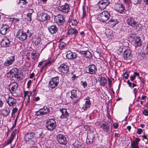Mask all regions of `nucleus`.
Here are the masks:
<instances>
[{
    "label": "nucleus",
    "instance_id": "56",
    "mask_svg": "<svg viewBox=\"0 0 148 148\" xmlns=\"http://www.w3.org/2000/svg\"><path fill=\"white\" fill-rule=\"evenodd\" d=\"M32 14H30V13H28L27 14V18H28V20L29 21H31L32 18H31V16Z\"/></svg>",
    "mask_w": 148,
    "mask_h": 148
},
{
    "label": "nucleus",
    "instance_id": "2",
    "mask_svg": "<svg viewBox=\"0 0 148 148\" xmlns=\"http://www.w3.org/2000/svg\"><path fill=\"white\" fill-rule=\"evenodd\" d=\"M110 16V12L109 11H104L98 16V20L100 22L105 23L109 19Z\"/></svg>",
    "mask_w": 148,
    "mask_h": 148
},
{
    "label": "nucleus",
    "instance_id": "22",
    "mask_svg": "<svg viewBox=\"0 0 148 148\" xmlns=\"http://www.w3.org/2000/svg\"><path fill=\"white\" fill-rule=\"evenodd\" d=\"M18 85L16 82L11 83L9 85V87H11L10 92L12 94L15 93L18 87Z\"/></svg>",
    "mask_w": 148,
    "mask_h": 148
},
{
    "label": "nucleus",
    "instance_id": "27",
    "mask_svg": "<svg viewBox=\"0 0 148 148\" xmlns=\"http://www.w3.org/2000/svg\"><path fill=\"white\" fill-rule=\"evenodd\" d=\"M48 29L50 34H53L58 31V28L55 25H52L49 27Z\"/></svg>",
    "mask_w": 148,
    "mask_h": 148
},
{
    "label": "nucleus",
    "instance_id": "40",
    "mask_svg": "<svg viewBox=\"0 0 148 148\" xmlns=\"http://www.w3.org/2000/svg\"><path fill=\"white\" fill-rule=\"evenodd\" d=\"M6 75L7 77L8 78L11 79L14 77V75L12 73L10 72V71L7 73Z\"/></svg>",
    "mask_w": 148,
    "mask_h": 148
},
{
    "label": "nucleus",
    "instance_id": "21",
    "mask_svg": "<svg viewBox=\"0 0 148 148\" xmlns=\"http://www.w3.org/2000/svg\"><path fill=\"white\" fill-rule=\"evenodd\" d=\"M134 42V45L136 47H140L142 45L143 42L141 38L139 36L135 37Z\"/></svg>",
    "mask_w": 148,
    "mask_h": 148
},
{
    "label": "nucleus",
    "instance_id": "10",
    "mask_svg": "<svg viewBox=\"0 0 148 148\" xmlns=\"http://www.w3.org/2000/svg\"><path fill=\"white\" fill-rule=\"evenodd\" d=\"M8 97H5L6 102L10 106H14L16 103V100L9 95L7 96Z\"/></svg>",
    "mask_w": 148,
    "mask_h": 148
},
{
    "label": "nucleus",
    "instance_id": "45",
    "mask_svg": "<svg viewBox=\"0 0 148 148\" xmlns=\"http://www.w3.org/2000/svg\"><path fill=\"white\" fill-rule=\"evenodd\" d=\"M36 91V89H34L33 90V91L32 92H30L29 91L28 94V97L30 98V97L32 95H34L35 93V92Z\"/></svg>",
    "mask_w": 148,
    "mask_h": 148
},
{
    "label": "nucleus",
    "instance_id": "28",
    "mask_svg": "<svg viewBox=\"0 0 148 148\" xmlns=\"http://www.w3.org/2000/svg\"><path fill=\"white\" fill-rule=\"evenodd\" d=\"M140 139L136 138L135 140L131 142V144L132 148H139L138 143L140 140Z\"/></svg>",
    "mask_w": 148,
    "mask_h": 148
},
{
    "label": "nucleus",
    "instance_id": "61",
    "mask_svg": "<svg viewBox=\"0 0 148 148\" xmlns=\"http://www.w3.org/2000/svg\"><path fill=\"white\" fill-rule=\"evenodd\" d=\"M100 1L103 2L107 3L108 5H109L110 3V2L109 0H101Z\"/></svg>",
    "mask_w": 148,
    "mask_h": 148
},
{
    "label": "nucleus",
    "instance_id": "25",
    "mask_svg": "<svg viewBox=\"0 0 148 148\" xmlns=\"http://www.w3.org/2000/svg\"><path fill=\"white\" fill-rule=\"evenodd\" d=\"M116 10L120 13H122L125 10V7L122 4L117 3L116 4Z\"/></svg>",
    "mask_w": 148,
    "mask_h": 148
},
{
    "label": "nucleus",
    "instance_id": "51",
    "mask_svg": "<svg viewBox=\"0 0 148 148\" xmlns=\"http://www.w3.org/2000/svg\"><path fill=\"white\" fill-rule=\"evenodd\" d=\"M79 59L78 60L79 61V62H80L82 63L84 60V56H79Z\"/></svg>",
    "mask_w": 148,
    "mask_h": 148
},
{
    "label": "nucleus",
    "instance_id": "46",
    "mask_svg": "<svg viewBox=\"0 0 148 148\" xmlns=\"http://www.w3.org/2000/svg\"><path fill=\"white\" fill-rule=\"evenodd\" d=\"M18 109L17 108L15 107L12 110V116H13V115L16 113V112L17 111Z\"/></svg>",
    "mask_w": 148,
    "mask_h": 148
},
{
    "label": "nucleus",
    "instance_id": "49",
    "mask_svg": "<svg viewBox=\"0 0 148 148\" xmlns=\"http://www.w3.org/2000/svg\"><path fill=\"white\" fill-rule=\"evenodd\" d=\"M53 60H49L46 63L45 65V66L47 67L51 63L53 62Z\"/></svg>",
    "mask_w": 148,
    "mask_h": 148
},
{
    "label": "nucleus",
    "instance_id": "52",
    "mask_svg": "<svg viewBox=\"0 0 148 148\" xmlns=\"http://www.w3.org/2000/svg\"><path fill=\"white\" fill-rule=\"evenodd\" d=\"M83 18H84L86 16V9L84 7L83 8Z\"/></svg>",
    "mask_w": 148,
    "mask_h": 148
},
{
    "label": "nucleus",
    "instance_id": "55",
    "mask_svg": "<svg viewBox=\"0 0 148 148\" xmlns=\"http://www.w3.org/2000/svg\"><path fill=\"white\" fill-rule=\"evenodd\" d=\"M142 25L141 24H138L136 26V28L138 30H139L141 28Z\"/></svg>",
    "mask_w": 148,
    "mask_h": 148
},
{
    "label": "nucleus",
    "instance_id": "58",
    "mask_svg": "<svg viewBox=\"0 0 148 148\" xmlns=\"http://www.w3.org/2000/svg\"><path fill=\"white\" fill-rule=\"evenodd\" d=\"M17 118H16V120L15 121L14 124L13 125L12 127L11 128V130H13L14 128L16 126V123L17 122Z\"/></svg>",
    "mask_w": 148,
    "mask_h": 148
},
{
    "label": "nucleus",
    "instance_id": "44",
    "mask_svg": "<svg viewBox=\"0 0 148 148\" xmlns=\"http://www.w3.org/2000/svg\"><path fill=\"white\" fill-rule=\"evenodd\" d=\"M66 45V44L63 42H60L59 44L60 48L61 49L65 47Z\"/></svg>",
    "mask_w": 148,
    "mask_h": 148
},
{
    "label": "nucleus",
    "instance_id": "64",
    "mask_svg": "<svg viewBox=\"0 0 148 148\" xmlns=\"http://www.w3.org/2000/svg\"><path fill=\"white\" fill-rule=\"evenodd\" d=\"M79 53L81 54H84V56L85 55L86 53V51H80L79 52Z\"/></svg>",
    "mask_w": 148,
    "mask_h": 148
},
{
    "label": "nucleus",
    "instance_id": "13",
    "mask_svg": "<svg viewBox=\"0 0 148 148\" xmlns=\"http://www.w3.org/2000/svg\"><path fill=\"white\" fill-rule=\"evenodd\" d=\"M15 61V57L14 55H12L8 58L5 61L4 64L5 66H8L12 65Z\"/></svg>",
    "mask_w": 148,
    "mask_h": 148
},
{
    "label": "nucleus",
    "instance_id": "34",
    "mask_svg": "<svg viewBox=\"0 0 148 148\" xmlns=\"http://www.w3.org/2000/svg\"><path fill=\"white\" fill-rule=\"evenodd\" d=\"M100 85L104 86L107 83V81L105 77H101L100 78Z\"/></svg>",
    "mask_w": 148,
    "mask_h": 148
},
{
    "label": "nucleus",
    "instance_id": "50",
    "mask_svg": "<svg viewBox=\"0 0 148 148\" xmlns=\"http://www.w3.org/2000/svg\"><path fill=\"white\" fill-rule=\"evenodd\" d=\"M129 37L134 39L135 37H136V34L131 33L129 34Z\"/></svg>",
    "mask_w": 148,
    "mask_h": 148
},
{
    "label": "nucleus",
    "instance_id": "37",
    "mask_svg": "<svg viewBox=\"0 0 148 148\" xmlns=\"http://www.w3.org/2000/svg\"><path fill=\"white\" fill-rule=\"evenodd\" d=\"M10 72L13 73L14 75L18 73V69L17 68L14 67L10 70Z\"/></svg>",
    "mask_w": 148,
    "mask_h": 148
},
{
    "label": "nucleus",
    "instance_id": "24",
    "mask_svg": "<svg viewBox=\"0 0 148 148\" xmlns=\"http://www.w3.org/2000/svg\"><path fill=\"white\" fill-rule=\"evenodd\" d=\"M78 33V30L74 28L70 27L68 30L67 34L69 35L74 34V36L76 37Z\"/></svg>",
    "mask_w": 148,
    "mask_h": 148
},
{
    "label": "nucleus",
    "instance_id": "17",
    "mask_svg": "<svg viewBox=\"0 0 148 148\" xmlns=\"http://www.w3.org/2000/svg\"><path fill=\"white\" fill-rule=\"evenodd\" d=\"M89 97H87L84 100V103L83 104L82 108L84 110H86L87 109L89 108L91 105Z\"/></svg>",
    "mask_w": 148,
    "mask_h": 148
},
{
    "label": "nucleus",
    "instance_id": "23",
    "mask_svg": "<svg viewBox=\"0 0 148 148\" xmlns=\"http://www.w3.org/2000/svg\"><path fill=\"white\" fill-rule=\"evenodd\" d=\"M10 27L7 25H3L0 30V33L3 35H5L8 32Z\"/></svg>",
    "mask_w": 148,
    "mask_h": 148
},
{
    "label": "nucleus",
    "instance_id": "54",
    "mask_svg": "<svg viewBox=\"0 0 148 148\" xmlns=\"http://www.w3.org/2000/svg\"><path fill=\"white\" fill-rule=\"evenodd\" d=\"M13 138L14 136H12V137L10 138V139L8 140V141L7 143H6V144L8 145L12 143Z\"/></svg>",
    "mask_w": 148,
    "mask_h": 148
},
{
    "label": "nucleus",
    "instance_id": "38",
    "mask_svg": "<svg viewBox=\"0 0 148 148\" xmlns=\"http://www.w3.org/2000/svg\"><path fill=\"white\" fill-rule=\"evenodd\" d=\"M41 39L39 38H36L34 39L33 42H34V44L36 45H38L40 42Z\"/></svg>",
    "mask_w": 148,
    "mask_h": 148
},
{
    "label": "nucleus",
    "instance_id": "8",
    "mask_svg": "<svg viewBox=\"0 0 148 148\" xmlns=\"http://www.w3.org/2000/svg\"><path fill=\"white\" fill-rule=\"evenodd\" d=\"M95 138V137L93 132H88L86 140V143L89 145L94 143Z\"/></svg>",
    "mask_w": 148,
    "mask_h": 148
},
{
    "label": "nucleus",
    "instance_id": "53",
    "mask_svg": "<svg viewBox=\"0 0 148 148\" xmlns=\"http://www.w3.org/2000/svg\"><path fill=\"white\" fill-rule=\"evenodd\" d=\"M143 113L145 116H148V111L147 109L144 110L143 111Z\"/></svg>",
    "mask_w": 148,
    "mask_h": 148
},
{
    "label": "nucleus",
    "instance_id": "12",
    "mask_svg": "<svg viewBox=\"0 0 148 148\" xmlns=\"http://www.w3.org/2000/svg\"><path fill=\"white\" fill-rule=\"evenodd\" d=\"M58 69V71L61 73H66L69 71V66L64 63L61 64Z\"/></svg>",
    "mask_w": 148,
    "mask_h": 148
},
{
    "label": "nucleus",
    "instance_id": "26",
    "mask_svg": "<svg viewBox=\"0 0 148 148\" xmlns=\"http://www.w3.org/2000/svg\"><path fill=\"white\" fill-rule=\"evenodd\" d=\"M126 22L128 25L133 27L135 26L136 24L135 21L133 18L131 17H129L127 19Z\"/></svg>",
    "mask_w": 148,
    "mask_h": 148
},
{
    "label": "nucleus",
    "instance_id": "57",
    "mask_svg": "<svg viewBox=\"0 0 148 148\" xmlns=\"http://www.w3.org/2000/svg\"><path fill=\"white\" fill-rule=\"evenodd\" d=\"M137 130V133L138 134H140L143 132V130L140 128H138Z\"/></svg>",
    "mask_w": 148,
    "mask_h": 148
},
{
    "label": "nucleus",
    "instance_id": "62",
    "mask_svg": "<svg viewBox=\"0 0 148 148\" xmlns=\"http://www.w3.org/2000/svg\"><path fill=\"white\" fill-rule=\"evenodd\" d=\"M118 124L116 123H115L113 124V126L115 129L117 128L118 127Z\"/></svg>",
    "mask_w": 148,
    "mask_h": 148
},
{
    "label": "nucleus",
    "instance_id": "33",
    "mask_svg": "<svg viewBox=\"0 0 148 148\" xmlns=\"http://www.w3.org/2000/svg\"><path fill=\"white\" fill-rule=\"evenodd\" d=\"M118 23V21L115 19L111 18L109 21V23L110 24L112 27H114Z\"/></svg>",
    "mask_w": 148,
    "mask_h": 148
},
{
    "label": "nucleus",
    "instance_id": "7",
    "mask_svg": "<svg viewBox=\"0 0 148 148\" xmlns=\"http://www.w3.org/2000/svg\"><path fill=\"white\" fill-rule=\"evenodd\" d=\"M97 71V67L95 65L92 64L89 65L86 68V72L90 74H94L96 73Z\"/></svg>",
    "mask_w": 148,
    "mask_h": 148
},
{
    "label": "nucleus",
    "instance_id": "16",
    "mask_svg": "<svg viewBox=\"0 0 148 148\" xmlns=\"http://www.w3.org/2000/svg\"><path fill=\"white\" fill-rule=\"evenodd\" d=\"M132 50L129 49L125 50L123 52V57L124 59L127 60L130 59L132 57Z\"/></svg>",
    "mask_w": 148,
    "mask_h": 148
},
{
    "label": "nucleus",
    "instance_id": "4",
    "mask_svg": "<svg viewBox=\"0 0 148 148\" xmlns=\"http://www.w3.org/2000/svg\"><path fill=\"white\" fill-rule=\"evenodd\" d=\"M35 137V134L31 132L27 133L25 135L24 138L27 143L33 145L35 143L33 140Z\"/></svg>",
    "mask_w": 148,
    "mask_h": 148
},
{
    "label": "nucleus",
    "instance_id": "20",
    "mask_svg": "<svg viewBox=\"0 0 148 148\" xmlns=\"http://www.w3.org/2000/svg\"><path fill=\"white\" fill-rule=\"evenodd\" d=\"M66 57L69 59L72 60L77 57V55L76 53L70 51L67 52Z\"/></svg>",
    "mask_w": 148,
    "mask_h": 148
},
{
    "label": "nucleus",
    "instance_id": "59",
    "mask_svg": "<svg viewBox=\"0 0 148 148\" xmlns=\"http://www.w3.org/2000/svg\"><path fill=\"white\" fill-rule=\"evenodd\" d=\"M123 1L125 4L128 5H129L131 2L130 0H124Z\"/></svg>",
    "mask_w": 148,
    "mask_h": 148
},
{
    "label": "nucleus",
    "instance_id": "41",
    "mask_svg": "<svg viewBox=\"0 0 148 148\" xmlns=\"http://www.w3.org/2000/svg\"><path fill=\"white\" fill-rule=\"evenodd\" d=\"M70 23L72 26H75L77 24V22L75 19H72L70 21Z\"/></svg>",
    "mask_w": 148,
    "mask_h": 148
},
{
    "label": "nucleus",
    "instance_id": "15",
    "mask_svg": "<svg viewBox=\"0 0 148 148\" xmlns=\"http://www.w3.org/2000/svg\"><path fill=\"white\" fill-rule=\"evenodd\" d=\"M71 96L70 97L73 100L78 99L80 97V92L75 90H72L71 91Z\"/></svg>",
    "mask_w": 148,
    "mask_h": 148
},
{
    "label": "nucleus",
    "instance_id": "19",
    "mask_svg": "<svg viewBox=\"0 0 148 148\" xmlns=\"http://www.w3.org/2000/svg\"><path fill=\"white\" fill-rule=\"evenodd\" d=\"M10 41L9 39L7 37L4 38L1 42V45L2 47L5 48L8 47L10 46Z\"/></svg>",
    "mask_w": 148,
    "mask_h": 148
},
{
    "label": "nucleus",
    "instance_id": "11",
    "mask_svg": "<svg viewBox=\"0 0 148 148\" xmlns=\"http://www.w3.org/2000/svg\"><path fill=\"white\" fill-rule=\"evenodd\" d=\"M58 142L60 144L66 145L67 143L66 138L64 135L59 134L56 136Z\"/></svg>",
    "mask_w": 148,
    "mask_h": 148
},
{
    "label": "nucleus",
    "instance_id": "35",
    "mask_svg": "<svg viewBox=\"0 0 148 148\" xmlns=\"http://www.w3.org/2000/svg\"><path fill=\"white\" fill-rule=\"evenodd\" d=\"M75 148H81V143L78 141H76L73 144Z\"/></svg>",
    "mask_w": 148,
    "mask_h": 148
},
{
    "label": "nucleus",
    "instance_id": "32",
    "mask_svg": "<svg viewBox=\"0 0 148 148\" xmlns=\"http://www.w3.org/2000/svg\"><path fill=\"white\" fill-rule=\"evenodd\" d=\"M100 127L102 128L105 132H108L109 130V127L107 123H102L100 124Z\"/></svg>",
    "mask_w": 148,
    "mask_h": 148
},
{
    "label": "nucleus",
    "instance_id": "60",
    "mask_svg": "<svg viewBox=\"0 0 148 148\" xmlns=\"http://www.w3.org/2000/svg\"><path fill=\"white\" fill-rule=\"evenodd\" d=\"M18 131L17 130L15 129L14 131L13 132L11 135H12L13 136H14L15 135L16 133L18 132Z\"/></svg>",
    "mask_w": 148,
    "mask_h": 148
},
{
    "label": "nucleus",
    "instance_id": "48",
    "mask_svg": "<svg viewBox=\"0 0 148 148\" xmlns=\"http://www.w3.org/2000/svg\"><path fill=\"white\" fill-rule=\"evenodd\" d=\"M129 76V74L127 72H125V73H123V77L125 79H127L128 78Z\"/></svg>",
    "mask_w": 148,
    "mask_h": 148
},
{
    "label": "nucleus",
    "instance_id": "31",
    "mask_svg": "<svg viewBox=\"0 0 148 148\" xmlns=\"http://www.w3.org/2000/svg\"><path fill=\"white\" fill-rule=\"evenodd\" d=\"M10 112V108L7 107L1 111V114L3 116H6L9 114Z\"/></svg>",
    "mask_w": 148,
    "mask_h": 148
},
{
    "label": "nucleus",
    "instance_id": "42",
    "mask_svg": "<svg viewBox=\"0 0 148 148\" xmlns=\"http://www.w3.org/2000/svg\"><path fill=\"white\" fill-rule=\"evenodd\" d=\"M142 1V0H133V3L135 5H137L140 4Z\"/></svg>",
    "mask_w": 148,
    "mask_h": 148
},
{
    "label": "nucleus",
    "instance_id": "3",
    "mask_svg": "<svg viewBox=\"0 0 148 148\" xmlns=\"http://www.w3.org/2000/svg\"><path fill=\"white\" fill-rule=\"evenodd\" d=\"M46 126L49 130L51 131L55 129L56 126L55 119H51L47 120L46 122Z\"/></svg>",
    "mask_w": 148,
    "mask_h": 148
},
{
    "label": "nucleus",
    "instance_id": "30",
    "mask_svg": "<svg viewBox=\"0 0 148 148\" xmlns=\"http://www.w3.org/2000/svg\"><path fill=\"white\" fill-rule=\"evenodd\" d=\"M98 8L101 10H103L108 5L107 3L99 1L97 4Z\"/></svg>",
    "mask_w": 148,
    "mask_h": 148
},
{
    "label": "nucleus",
    "instance_id": "1",
    "mask_svg": "<svg viewBox=\"0 0 148 148\" xmlns=\"http://www.w3.org/2000/svg\"><path fill=\"white\" fill-rule=\"evenodd\" d=\"M28 35L30 37L32 36L31 32L28 29L23 27L17 31L16 37L20 41H24L26 40Z\"/></svg>",
    "mask_w": 148,
    "mask_h": 148
},
{
    "label": "nucleus",
    "instance_id": "43",
    "mask_svg": "<svg viewBox=\"0 0 148 148\" xmlns=\"http://www.w3.org/2000/svg\"><path fill=\"white\" fill-rule=\"evenodd\" d=\"M14 77L16 81H20L21 79V76L18 75V74L15 75Z\"/></svg>",
    "mask_w": 148,
    "mask_h": 148
},
{
    "label": "nucleus",
    "instance_id": "29",
    "mask_svg": "<svg viewBox=\"0 0 148 148\" xmlns=\"http://www.w3.org/2000/svg\"><path fill=\"white\" fill-rule=\"evenodd\" d=\"M41 20L42 21H48L50 19V16L49 15L45 13H42L40 14Z\"/></svg>",
    "mask_w": 148,
    "mask_h": 148
},
{
    "label": "nucleus",
    "instance_id": "63",
    "mask_svg": "<svg viewBox=\"0 0 148 148\" xmlns=\"http://www.w3.org/2000/svg\"><path fill=\"white\" fill-rule=\"evenodd\" d=\"M108 86L109 87H110V86L112 85V81L109 78H108Z\"/></svg>",
    "mask_w": 148,
    "mask_h": 148
},
{
    "label": "nucleus",
    "instance_id": "6",
    "mask_svg": "<svg viewBox=\"0 0 148 148\" xmlns=\"http://www.w3.org/2000/svg\"><path fill=\"white\" fill-rule=\"evenodd\" d=\"M59 82V77H56L52 78L49 82V85L51 88H54L58 85Z\"/></svg>",
    "mask_w": 148,
    "mask_h": 148
},
{
    "label": "nucleus",
    "instance_id": "9",
    "mask_svg": "<svg viewBox=\"0 0 148 148\" xmlns=\"http://www.w3.org/2000/svg\"><path fill=\"white\" fill-rule=\"evenodd\" d=\"M54 20L56 23L60 25H63L65 22L64 18L63 16L61 14H58L55 16Z\"/></svg>",
    "mask_w": 148,
    "mask_h": 148
},
{
    "label": "nucleus",
    "instance_id": "39",
    "mask_svg": "<svg viewBox=\"0 0 148 148\" xmlns=\"http://www.w3.org/2000/svg\"><path fill=\"white\" fill-rule=\"evenodd\" d=\"M91 56L92 54L91 52L89 50H87L85 56V57L88 58H90L91 57Z\"/></svg>",
    "mask_w": 148,
    "mask_h": 148
},
{
    "label": "nucleus",
    "instance_id": "36",
    "mask_svg": "<svg viewBox=\"0 0 148 148\" xmlns=\"http://www.w3.org/2000/svg\"><path fill=\"white\" fill-rule=\"evenodd\" d=\"M38 53L32 52L31 54V57L34 60H36L37 59L38 56Z\"/></svg>",
    "mask_w": 148,
    "mask_h": 148
},
{
    "label": "nucleus",
    "instance_id": "5",
    "mask_svg": "<svg viewBox=\"0 0 148 148\" xmlns=\"http://www.w3.org/2000/svg\"><path fill=\"white\" fill-rule=\"evenodd\" d=\"M50 112L49 108L46 106H44L42 108L40 109L38 111L35 112V115L37 116H42L47 114Z\"/></svg>",
    "mask_w": 148,
    "mask_h": 148
},
{
    "label": "nucleus",
    "instance_id": "18",
    "mask_svg": "<svg viewBox=\"0 0 148 148\" xmlns=\"http://www.w3.org/2000/svg\"><path fill=\"white\" fill-rule=\"evenodd\" d=\"M59 111L61 113V115L60 116L61 118L62 119H66L69 116V114L66 108H60Z\"/></svg>",
    "mask_w": 148,
    "mask_h": 148
},
{
    "label": "nucleus",
    "instance_id": "47",
    "mask_svg": "<svg viewBox=\"0 0 148 148\" xmlns=\"http://www.w3.org/2000/svg\"><path fill=\"white\" fill-rule=\"evenodd\" d=\"M81 83L84 88L87 87V84L86 81H81Z\"/></svg>",
    "mask_w": 148,
    "mask_h": 148
},
{
    "label": "nucleus",
    "instance_id": "14",
    "mask_svg": "<svg viewBox=\"0 0 148 148\" xmlns=\"http://www.w3.org/2000/svg\"><path fill=\"white\" fill-rule=\"evenodd\" d=\"M58 10L62 12L66 13H68L69 11L70 7L69 5L66 3L64 5L59 7Z\"/></svg>",
    "mask_w": 148,
    "mask_h": 148
}]
</instances>
